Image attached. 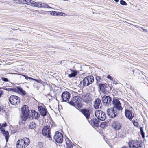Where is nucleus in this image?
I'll return each mask as SVG.
<instances>
[{
    "label": "nucleus",
    "mask_w": 148,
    "mask_h": 148,
    "mask_svg": "<svg viewBox=\"0 0 148 148\" xmlns=\"http://www.w3.org/2000/svg\"><path fill=\"white\" fill-rule=\"evenodd\" d=\"M62 99L63 101H68L70 97L69 93L68 92H64L62 95Z\"/></svg>",
    "instance_id": "15"
},
{
    "label": "nucleus",
    "mask_w": 148,
    "mask_h": 148,
    "mask_svg": "<svg viewBox=\"0 0 148 148\" xmlns=\"http://www.w3.org/2000/svg\"><path fill=\"white\" fill-rule=\"evenodd\" d=\"M30 143V140L27 138L19 140L16 143V146L17 148H25Z\"/></svg>",
    "instance_id": "2"
},
{
    "label": "nucleus",
    "mask_w": 148,
    "mask_h": 148,
    "mask_svg": "<svg viewBox=\"0 0 148 148\" xmlns=\"http://www.w3.org/2000/svg\"><path fill=\"white\" fill-rule=\"evenodd\" d=\"M35 81H36V82H38V83H40L41 84H42L43 85V86H44L45 85V83H44V82H43L41 80H37L36 79H35Z\"/></svg>",
    "instance_id": "35"
},
{
    "label": "nucleus",
    "mask_w": 148,
    "mask_h": 148,
    "mask_svg": "<svg viewBox=\"0 0 148 148\" xmlns=\"http://www.w3.org/2000/svg\"><path fill=\"white\" fill-rule=\"evenodd\" d=\"M122 148H127L125 147H123Z\"/></svg>",
    "instance_id": "49"
},
{
    "label": "nucleus",
    "mask_w": 148,
    "mask_h": 148,
    "mask_svg": "<svg viewBox=\"0 0 148 148\" xmlns=\"http://www.w3.org/2000/svg\"><path fill=\"white\" fill-rule=\"evenodd\" d=\"M56 12L55 11H51L50 12V14L52 15L56 16Z\"/></svg>",
    "instance_id": "37"
},
{
    "label": "nucleus",
    "mask_w": 148,
    "mask_h": 148,
    "mask_svg": "<svg viewBox=\"0 0 148 148\" xmlns=\"http://www.w3.org/2000/svg\"><path fill=\"white\" fill-rule=\"evenodd\" d=\"M126 117L129 120L131 121L134 116L133 112L128 109H126L125 111Z\"/></svg>",
    "instance_id": "14"
},
{
    "label": "nucleus",
    "mask_w": 148,
    "mask_h": 148,
    "mask_svg": "<svg viewBox=\"0 0 148 148\" xmlns=\"http://www.w3.org/2000/svg\"><path fill=\"white\" fill-rule=\"evenodd\" d=\"M140 28H141V29H143V30L144 31H145V32H147V29H144L143 28V27H140Z\"/></svg>",
    "instance_id": "41"
},
{
    "label": "nucleus",
    "mask_w": 148,
    "mask_h": 148,
    "mask_svg": "<svg viewBox=\"0 0 148 148\" xmlns=\"http://www.w3.org/2000/svg\"><path fill=\"white\" fill-rule=\"evenodd\" d=\"M107 77L111 81H113V78L109 75H107Z\"/></svg>",
    "instance_id": "38"
},
{
    "label": "nucleus",
    "mask_w": 148,
    "mask_h": 148,
    "mask_svg": "<svg viewBox=\"0 0 148 148\" xmlns=\"http://www.w3.org/2000/svg\"><path fill=\"white\" fill-rule=\"evenodd\" d=\"M120 3L121 4L123 5H126L127 4L126 2L123 0H121L120 1Z\"/></svg>",
    "instance_id": "34"
},
{
    "label": "nucleus",
    "mask_w": 148,
    "mask_h": 148,
    "mask_svg": "<svg viewBox=\"0 0 148 148\" xmlns=\"http://www.w3.org/2000/svg\"><path fill=\"white\" fill-rule=\"evenodd\" d=\"M133 124L134 125L138 127L139 126V124L137 121V120H136L135 121L134 120L132 121Z\"/></svg>",
    "instance_id": "30"
},
{
    "label": "nucleus",
    "mask_w": 148,
    "mask_h": 148,
    "mask_svg": "<svg viewBox=\"0 0 148 148\" xmlns=\"http://www.w3.org/2000/svg\"><path fill=\"white\" fill-rule=\"evenodd\" d=\"M106 123L104 122H102L100 125V127L102 128H103L105 127L106 125Z\"/></svg>",
    "instance_id": "36"
},
{
    "label": "nucleus",
    "mask_w": 148,
    "mask_h": 148,
    "mask_svg": "<svg viewBox=\"0 0 148 148\" xmlns=\"http://www.w3.org/2000/svg\"><path fill=\"white\" fill-rule=\"evenodd\" d=\"M91 123L93 125L96 127H97L98 125V121L96 119H93L92 120Z\"/></svg>",
    "instance_id": "26"
},
{
    "label": "nucleus",
    "mask_w": 148,
    "mask_h": 148,
    "mask_svg": "<svg viewBox=\"0 0 148 148\" xmlns=\"http://www.w3.org/2000/svg\"><path fill=\"white\" fill-rule=\"evenodd\" d=\"M38 109L42 116H46L47 110L44 107L41 106H39L38 107Z\"/></svg>",
    "instance_id": "20"
},
{
    "label": "nucleus",
    "mask_w": 148,
    "mask_h": 148,
    "mask_svg": "<svg viewBox=\"0 0 148 148\" xmlns=\"http://www.w3.org/2000/svg\"><path fill=\"white\" fill-rule=\"evenodd\" d=\"M115 2H118L119 0H114Z\"/></svg>",
    "instance_id": "46"
},
{
    "label": "nucleus",
    "mask_w": 148,
    "mask_h": 148,
    "mask_svg": "<svg viewBox=\"0 0 148 148\" xmlns=\"http://www.w3.org/2000/svg\"><path fill=\"white\" fill-rule=\"evenodd\" d=\"M18 93L25 95V91L21 87H18L16 89Z\"/></svg>",
    "instance_id": "24"
},
{
    "label": "nucleus",
    "mask_w": 148,
    "mask_h": 148,
    "mask_svg": "<svg viewBox=\"0 0 148 148\" xmlns=\"http://www.w3.org/2000/svg\"><path fill=\"white\" fill-rule=\"evenodd\" d=\"M66 144L67 146L69 147V148H71L72 147V146L71 144L67 143V142H66Z\"/></svg>",
    "instance_id": "39"
},
{
    "label": "nucleus",
    "mask_w": 148,
    "mask_h": 148,
    "mask_svg": "<svg viewBox=\"0 0 148 148\" xmlns=\"http://www.w3.org/2000/svg\"><path fill=\"white\" fill-rule=\"evenodd\" d=\"M36 123L34 122H31L29 125V128L31 129H34L36 128Z\"/></svg>",
    "instance_id": "27"
},
{
    "label": "nucleus",
    "mask_w": 148,
    "mask_h": 148,
    "mask_svg": "<svg viewBox=\"0 0 148 148\" xmlns=\"http://www.w3.org/2000/svg\"><path fill=\"white\" fill-rule=\"evenodd\" d=\"M56 16H66L67 15L66 14L62 12H56Z\"/></svg>",
    "instance_id": "29"
},
{
    "label": "nucleus",
    "mask_w": 148,
    "mask_h": 148,
    "mask_svg": "<svg viewBox=\"0 0 148 148\" xmlns=\"http://www.w3.org/2000/svg\"><path fill=\"white\" fill-rule=\"evenodd\" d=\"M43 3H42L40 2H37L36 7L38 8H42Z\"/></svg>",
    "instance_id": "31"
},
{
    "label": "nucleus",
    "mask_w": 148,
    "mask_h": 148,
    "mask_svg": "<svg viewBox=\"0 0 148 148\" xmlns=\"http://www.w3.org/2000/svg\"><path fill=\"white\" fill-rule=\"evenodd\" d=\"M0 129L1 130V129H2V126H1V124H0Z\"/></svg>",
    "instance_id": "47"
},
{
    "label": "nucleus",
    "mask_w": 148,
    "mask_h": 148,
    "mask_svg": "<svg viewBox=\"0 0 148 148\" xmlns=\"http://www.w3.org/2000/svg\"><path fill=\"white\" fill-rule=\"evenodd\" d=\"M135 27H137V28H140V27H139L137 25H133Z\"/></svg>",
    "instance_id": "43"
},
{
    "label": "nucleus",
    "mask_w": 148,
    "mask_h": 148,
    "mask_svg": "<svg viewBox=\"0 0 148 148\" xmlns=\"http://www.w3.org/2000/svg\"><path fill=\"white\" fill-rule=\"evenodd\" d=\"M37 90H38L39 89V87H37Z\"/></svg>",
    "instance_id": "50"
},
{
    "label": "nucleus",
    "mask_w": 148,
    "mask_h": 148,
    "mask_svg": "<svg viewBox=\"0 0 148 148\" xmlns=\"http://www.w3.org/2000/svg\"><path fill=\"white\" fill-rule=\"evenodd\" d=\"M112 125L113 129L115 130H119L121 127V124L118 121L114 122L112 123Z\"/></svg>",
    "instance_id": "18"
},
{
    "label": "nucleus",
    "mask_w": 148,
    "mask_h": 148,
    "mask_svg": "<svg viewBox=\"0 0 148 148\" xmlns=\"http://www.w3.org/2000/svg\"><path fill=\"white\" fill-rule=\"evenodd\" d=\"M42 8H52L51 7H50L48 5H46V4L44 3L43 4Z\"/></svg>",
    "instance_id": "33"
},
{
    "label": "nucleus",
    "mask_w": 148,
    "mask_h": 148,
    "mask_svg": "<svg viewBox=\"0 0 148 148\" xmlns=\"http://www.w3.org/2000/svg\"><path fill=\"white\" fill-rule=\"evenodd\" d=\"M20 98L15 95H12L9 98V102L10 103L14 105H18L20 102Z\"/></svg>",
    "instance_id": "5"
},
{
    "label": "nucleus",
    "mask_w": 148,
    "mask_h": 148,
    "mask_svg": "<svg viewBox=\"0 0 148 148\" xmlns=\"http://www.w3.org/2000/svg\"><path fill=\"white\" fill-rule=\"evenodd\" d=\"M67 74H68V77L70 78H72L75 77L77 74V72L74 70L68 69L67 71Z\"/></svg>",
    "instance_id": "16"
},
{
    "label": "nucleus",
    "mask_w": 148,
    "mask_h": 148,
    "mask_svg": "<svg viewBox=\"0 0 148 148\" xmlns=\"http://www.w3.org/2000/svg\"><path fill=\"white\" fill-rule=\"evenodd\" d=\"M54 138L56 141L59 143H62L63 141V136L61 133L58 131L55 132Z\"/></svg>",
    "instance_id": "6"
},
{
    "label": "nucleus",
    "mask_w": 148,
    "mask_h": 148,
    "mask_svg": "<svg viewBox=\"0 0 148 148\" xmlns=\"http://www.w3.org/2000/svg\"><path fill=\"white\" fill-rule=\"evenodd\" d=\"M23 76H24V77H25L26 76L25 75H22Z\"/></svg>",
    "instance_id": "48"
},
{
    "label": "nucleus",
    "mask_w": 148,
    "mask_h": 148,
    "mask_svg": "<svg viewBox=\"0 0 148 148\" xmlns=\"http://www.w3.org/2000/svg\"><path fill=\"white\" fill-rule=\"evenodd\" d=\"M22 115L21 116V118L23 121H25L28 118L29 115V107L26 105L23 106L21 109Z\"/></svg>",
    "instance_id": "3"
},
{
    "label": "nucleus",
    "mask_w": 148,
    "mask_h": 148,
    "mask_svg": "<svg viewBox=\"0 0 148 148\" xmlns=\"http://www.w3.org/2000/svg\"><path fill=\"white\" fill-rule=\"evenodd\" d=\"M81 112L86 119H88L89 118L90 114L88 110L86 109H83L82 110Z\"/></svg>",
    "instance_id": "21"
},
{
    "label": "nucleus",
    "mask_w": 148,
    "mask_h": 148,
    "mask_svg": "<svg viewBox=\"0 0 148 148\" xmlns=\"http://www.w3.org/2000/svg\"><path fill=\"white\" fill-rule=\"evenodd\" d=\"M31 114L29 116L30 118L32 119H37L39 116L38 113L35 111L34 110H31Z\"/></svg>",
    "instance_id": "19"
},
{
    "label": "nucleus",
    "mask_w": 148,
    "mask_h": 148,
    "mask_svg": "<svg viewBox=\"0 0 148 148\" xmlns=\"http://www.w3.org/2000/svg\"><path fill=\"white\" fill-rule=\"evenodd\" d=\"M81 98L78 96H75L70 101L68 102L70 105L74 106L76 108H80L82 107Z\"/></svg>",
    "instance_id": "1"
},
{
    "label": "nucleus",
    "mask_w": 148,
    "mask_h": 148,
    "mask_svg": "<svg viewBox=\"0 0 148 148\" xmlns=\"http://www.w3.org/2000/svg\"><path fill=\"white\" fill-rule=\"evenodd\" d=\"M29 79H31V80H34L35 81V79H34L33 78H31V77H29Z\"/></svg>",
    "instance_id": "45"
},
{
    "label": "nucleus",
    "mask_w": 148,
    "mask_h": 148,
    "mask_svg": "<svg viewBox=\"0 0 148 148\" xmlns=\"http://www.w3.org/2000/svg\"><path fill=\"white\" fill-rule=\"evenodd\" d=\"M112 103L114 106V108L119 110L122 109L121 103L118 100L116 99H113Z\"/></svg>",
    "instance_id": "13"
},
{
    "label": "nucleus",
    "mask_w": 148,
    "mask_h": 148,
    "mask_svg": "<svg viewBox=\"0 0 148 148\" xmlns=\"http://www.w3.org/2000/svg\"><path fill=\"white\" fill-rule=\"evenodd\" d=\"M95 116L101 121H104L106 118L105 113L101 110L96 111L95 112Z\"/></svg>",
    "instance_id": "7"
},
{
    "label": "nucleus",
    "mask_w": 148,
    "mask_h": 148,
    "mask_svg": "<svg viewBox=\"0 0 148 148\" xmlns=\"http://www.w3.org/2000/svg\"><path fill=\"white\" fill-rule=\"evenodd\" d=\"M2 80L5 81V82H8V79L7 78L3 77L2 78Z\"/></svg>",
    "instance_id": "40"
},
{
    "label": "nucleus",
    "mask_w": 148,
    "mask_h": 148,
    "mask_svg": "<svg viewBox=\"0 0 148 148\" xmlns=\"http://www.w3.org/2000/svg\"><path fill=\"white\" fill-rule=\"evenodd\" d=\"M50 130V126H47L45 127L42 130V134L44 136L50 138H51Z\"/></svg>",
    "instance_id": "8"
},
{
    "label": "nucleus",
    "mask_w": 148,
    "mask_h": 148,
    "mask_svg": "<svg viewBox=\"0 0 148 148\" xmlns=\"http://www.w3.org/2000/svg\"><path fill=\"white\" fill-rule=\"evenodd\" d=\"M102 101L106 106H108L111 105L112 99L109 96L106 95L103 96L102 98Z\"/></svg>",
    "instance_id": "10"
},
{
    "label": "nucleus",
    "mask_w": 148,
    "mask_h": 148,
    "mask_svg": "<svg viewBox=\"0 0 148 148\" xmlns=\"http://www.w3.org/2000/svg\"><path fill=\"white\" fill-rule=\"evenodd\" d=\"M140 132L141 134L142 135V137L143 138H145V133H144L143 130V128L142 127H140Z\"/></svg>",
    "instance_id": "32"
},
{
    "label": "nucleus",
    "mask_w": 148,
    "mask_h": 148,
    "mask_svg": "<svg viewBox=\"0 0 148 148\" xmlns=\"http://www.w3.org/2000/svg\"><path fill=\"white\" fill-rule=\"evenodd\" d=\"M115 109L114 107H112L108 109L107 110V114L110 117L112 118L115 117L117 114V112Z\"/></svg>",
    "instance_id": "9"
},
{
    "label": "nucleus",
    "mask_w": 148,
    "mask_h": 148,
    "mask_svg": "<svg viewBox=\"0 0 148 148\" xmlns=\"http://www.w3.org/2000/svg\"><path fill=\"white\" fill-rule=\"evenodd\" d=\"M107 85V84H100L99 85V87L100 90H103L106 88Z\"/></svg>",
    "instance_id": "25"
},
{
    "label": "nucleus",
    "mask_w": 148,
    "mask_h": 148,
    "mask_svg": "<svg viewBox=\"0 0 148 148\" xmlns=\"http://www.w3.org/2000/svg\"><path fill=\"white\" fill-rule=\"evenodd\" d=\"M138 140L131 141L129 143V146L130 148H141V146Z\"/></svg>",
    "instance_id": "12"
},
{
    "label": "nucleus",
    "mask_w": 148,
    "mask_h": 148,
    "mask_svg": "<svg viewBox=\"0 0 148 148\" xmlns=\"http://www.w3.org/2000/svg\"><path fill=\"white\" fill-rule=\"evenodd\" d=\"M25 78L27 80H28V79H29V77H28V76H26L25 77Z\"/></svg>",
    "instance_id": "44"
},
{
    "label": "nucleus",
    "mask_w": 148,
    "mask_h": 148,
    "mask_svg": "<svg viewBox=\"0 0 148 148\" xmlns=\"http://www.w3.org/2000/svg\"><path fill=\"white\" fill-rule=\"evenodd\" d=\"M2 95V90H0V97Z\"/></svg>",
    "instance_id": "42"
},
{
    "label": "nucleus",
    "mask_w": 148,
    "mask_h": 148,
    "mask_svg": "<svg viewBox=\"0 0 148 148\" xmlns=\"http://www.w3.org/2000/svg\"><path fill=\"white\" fill-rule=\"evenodd\" d=\"M92 100V98L90 95L89 94L86 95L84 97V101L88 103H89Z\"/></svg>",
    "instance_id": "22"
},
{
    "label": "nucleus",
    "mask_w": 148,
    "mask_h": 148,
    "mask_svg": "<svg viewBox=\"0 0 148 148\" xmlns=\"http://www.w3.org/2000/svg\"><path fill=\"white\" fill-rule=\"evenodd\" d=\"M101 103L100 99L97 98L94 101V107L96 109H98L101 108Z\"/></svg>",
    "instance_id": "17"
},
{
    "label": "nucleus",
    "mask_w": 148,
    "mask_h": 148,
    "mask_svg": "<svg viewBox=\"0 0 148 148\" xmlns=\"http://www.w3.org/2000/svg\"><path fill=\"white\" fill-rule=\"evenodd\" d=\"M6 123L1 124L2 129L0 130V131H1V133L3 134L5 138L6 141H8L9 137V133L7 131H5L4 127H6Z\"/></svg>",
    "instance_id": "11"
},
{
    "label": "nucleus",
    "mask_w": 148,
    "mask_h": 148,
    "mask_svg": "<svg viewBox=\"0 0 148 148\" xmlns=\"http://www.w3.org/2000/svg\"><path fill=\"white\" fill-rule=\"evenodd\" d=\"M94 80V77L92 76L86 77L83 80V85L84 86H88L92 83Z\"/></svg>",
    "instance_id": "4"
},
{
    "label": "nucleus",
    "mask_w": 148,
    "mask_h": 148,
    "mask_svg": "<svg viewBox=\"0 0 148 148\" xmlns=\"http://www.w3.org/2000/svg\"><path fill=\"white\" fill-rule=\"evenodd\" d=\"M26 4L33 7H36L37 2L32 0H27Z\"/></svg>",
    "instance_id": "23"
},
{
    "label": "nucleus",
    "mask_w": 148,
    "mask_h": 148,
    "mask_svg": "<svg viewBox=\"0 0 148 148\" xmlns=\"http://www.w3.org/2000/svg\"><path fill=\"white\" fill-rule=\"evenodd\" d=\"M95 79L97 83H99L103 81V78L99 76H96L95 77Z\"/></svg>",
    "instance_id": "28"
}]
</instances>
